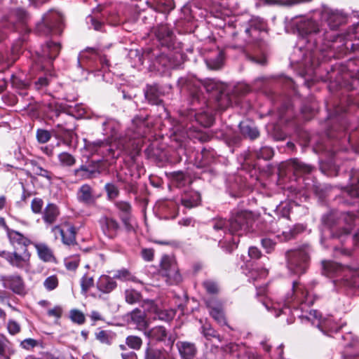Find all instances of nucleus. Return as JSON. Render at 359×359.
<instances>
[{"mask_svg": "<svg viewBox=\"0 0 359 359\" xmlns=\"http://www.w3.org/2000/svg\"><path fill=\"white\" fill-rule=\"evenodd\" d=\"M323 18L330 27L329 31L312 19L301 18L296 22L299 35L298 44L309 54L306 57H309L312 69L319 64V53L330 51L340 56L359 50V23L353 25L344 36H339L335 31L345 22L344 15L337 10L327 9Z\"/></svg>", "mask_w": 359, "mask_h": 359, "instance_id": "f257e3e1", "label": "nucleus"}, {"mask_svg": "<svg viewBox=\"0 0 359 359\" xmlns=\"http://www.w3.org/2000/svg\"><path fill=\"white\" fill-rule=\"evenodd\" d=\"M189 92L190 108L183 121H196L205 127L212 123V116L208 111L211 108V100L215 102V107L219 110H225L232 104V99L225 93V86L215 79H208L201 84H187Z\"/></svg>", "mask_w": 359, "mask_h": 359, "instance_id": "f03ea898", "label": "nucleus"}, {"mask_svg": "<svg viewBox=\"0 0 359 359\" xmlns=\"http://www.w3.org/2000/svg\"><path fill=\"white\" fill-rule=\"evenodd\" d=\"M266 23L258 17L251 18L244 25L242 41L236 40L234 48H243L249 46L254 51L253 55L247 54V58L258 65L266 63V52L269 48V34Z\"/></svg>", "mask_w": 359, "mask_h": 359, "instance_id": "7ed1b4c3", "label": "nucleus"}, {"mask_svg": "<svg viewBox=\"0 0 359 359\" xmlns=\"http://www.w3.org/2000/svg\"><path fill=\"white\" fill-rule=\"evenodd\" d=\"M314 301V296L304 285L294 281L291 294H288L285 300V305H287V306L277 308L269 300H263L262 304L269 311L274 313L276 317H280L290 315L291 313L290 308L297 309L300 306L301 309L303 310L304 307L313 305Z\"/></svg>", "mask_w": 359, "mask_h": 359, "instance_id": "20e7f679", "label": "nucleus"}, {"mask_svg": "<svg viewBox=\"0 0 359 359\" xmlns=\"http://www.w3.org/2000/svg\"><path fill=\"white\" fill-rule=\"evenodd\" d=\"M356 215L351 212L331 211L323 215L321 222L334 238L343 239L348 236L353 226Z\"/></svg>", "mask_w": 359, "mask_h": 359, "instance_id": "39448f33", "label": "nucleus"}, {"mask_svg": "<svg viewBox=\"0 0 359 359\" xmlns=\"http://www.w3.org/2000/svg\"><path fill=\"white\" fill-rule=\"evenodd\" d=\"M322 269L326 276L337 275L333 283L337 289L359 288V270H353L327 260L322 261Z\"/></svg>", "mask_w": 359, "mask_h": 359, "instance_id": "423d86ee", "label": "nucleus"}, {"mask_svg": "<svg viewBox=\"0 0 359 359\" xmlns=\"http://www.w3.org/2000/svg\"><path fill=\"white\" fill-rule=\"evenodd\" d=\"M309 245L290 250L285 254L287 266L292 273L301 275L306 272L310 261Z\"/></svg>", "mask_w": 359, "mask_h": 359, "instance_id": "0eeeda50", "label": "nucleus"}, {"mask_svg": "<svg viewBox=\"0 0 359 359\" xmlns=\"http://www.w3.org/2000/svg\"><path fill=\"white\" fill-rule=\"evenodd\" d=\"M63 28V18L59 12L50 10L43 15L41 22L36 25V31L48 35L50 34H60Z\"/></svg>", "mask_w": 359, "mask_h": 359, "instance_id": "6e6552de", "label": "nucleus"}, {"mask_svg": "<svg viewBox=\"0 0 359 359\" xmlns=\"http://www.w3.org/2000/svg\"><path fill=\"white\" fill-rule=\"evenodd\" d=\"M253 222L252 214L247 210L233 212L229 219V233L241 236L248 232Z\"/></svg>", "mask_w": 359, "mask_h": 359, "instance_id": "1a4fd4ad", "label": "nucleus"}, {"mask_svg": "<svg viewBox=\"0 0 359 359\" xmlns=\"http://www.w3.org/2000/svg\"><path fill=\"white\" fill-rule=\"evenodd\" d=\"M159 272L165 278V282L168 285H177L182 280L175 259L168 255L162 257Z\"/></svg>", "mask_w": 359, "mask_h": 359, "instance_id": "9d476101", "label": "nucleus"}, {"mask_svg": "<svg viewBox=\"0 0 359 359\" xmlns=\"http://www.w3.org/2000/svg\"><path fill=\"white\" fill-rule=\"evenodd\" d=\"M183 63V55L179 51H170L168 53H162L158 55L154 66L157 71L164 73L167 70L175 69Z\"/></svg>", "mask_w": 359, "mask_h": 359, "instance_id": "9b49d317", "label": "nucleus"}, {"mask_svg": "<svg viewBox=\"0 0 359 359\" xmlns=\"http://www.w3.org/2000/svg\"><path fill=\"white\" fill-rule=\"evenodd\" d=\"M1 257L4 258L13 267L27 271L30 266L31 255L27 248H15L13 252L2 251Z\"/></svg>", "mask_w": 359, "mask_h": 359, "instance_id": "f8f14e48", "label": "nucleus"}, {"mask_svg": "<svg viewBox=\"0 0 359 359\" xmlns=\"http://www.w3.org/2000/svg\"><path fill=\"white\" fill-rule=\"evenodd\" d=\"M107 164L103 161H92L87 164H82L74 169V175L81 180H91L97 177L100 174L107 171Z\"/></svg>", "mask_w": 359, "mask_h": 359, "instance_id": "ddd939ff", "label": "nucleus"}, {"mask_svg": "<svg viewBox=\"0 0 359 359\" xmlns=\"http://www.w3.org/2000/svg\"><path fill=\"white\" fill-rule=\"evenodd\" d=\"M302 321L306 320L311 323L313 326H316L324 334H328L329 332H337L338 328L330 319H322L321 313L317 310H311L306 316H301Z\"/></svg>", "mask_w": 359, "mask_h": 359, "instance_id": "4468645a", "label": "nucleus"}, {"mask_svg": "<svg viewBox=\"0 0 359 359\" xmlns=\"http://www.w3.org/2000/svg\"><path fill=\"white\" fill-rule=\"evenodd\" d=\"M351 180V184L343 190L342 194L346 203L356 205L359 210V170L352 174Z\"/></svg>", "mask_w": 359, "mask_h": 359, "instance_id": "2eb2a0df", "label": "nucleus"}, {"mask_svg": "<svg viewBox=\"0 0 359 359\" xmlns=\"http://www.w3.org/2000/svg\"><path fill=\"white\" fill-rule=\"evenodd\" d=\"M51 232L55 236L59 233L63 244L66 245H74L76 244V231L74 225L65 222L60 225L52 227Z\"/></svg>", "mask_w": 359, "mask_h": 359, "instance_id": "dca6fc26", "label": "nucleus"}, {"mask_svg": "<svg viewBox=\"0 0 359 359\" xmlns=\"http://www.w3.org/2000/svg\"><path fill=\"white\" fill-rule=\"evenodd\" d=\"M147 116H136L132 120L131 126L127 131L126 135L133 140H139L143 137L149 130Z\"/></svg>", "mask_w": 359, "mask_h": 359, "instance_id": "f3484780", "label": "nucleus"}, {"mask_svg": "<svg viewBox=\"0 0 359 359\" xmlns=\"http://www.w3.org/2000/svg\"><path fill=\"white\" fill-rule=\"evenodd\" d=\"M0 281L6 289L11 290L18 295L26 294L25 285L22 278L18 274L1 276Z\"/></svg>", "mask_w": 359, "mask_h": 359, "instance_id": "a211bd4d", "label": "nucleus"}, {"mask_svg": "<svg viewBox=\"0 0 359 359\" xmlns=\"http://www.w3.org/2000/svg\"><path fill=\"white\" fill-rule=\"evenodd\" d=\"M155 36L163 47L168 50L174 46V34L167 24H160L154 29Z\"/></svg>", "mask_w": 359, "mask_h": 359, "instance_id": "6ab92c4d", "label": "nucleus"}, {"mask_svg": "<svg viewBox=\"0 0 359 359\" xmlns=\"http://www.w3.org/2000/svg\"><path fill=\"white\" fill-rule=\"evenodd\" d=\"M98 222L102 233L111 239L116 238L121 229L119 222L111 217L102 216Z\"/></svg>", "mask_w": 359, "mask_h": 359, "instance_id": "aec40b11", "label": "nucleus"}, {"mask_svg": "<svg viewBox=\"0 0 359 359\" xmlns=\"http://www.w3.org/2000/svg\"><path fill=\"white\" fill-rule=\"evenodd\" d=\"M283 167L285 168L287 173H292L294 176L311 173L314 169L311 165L304 163L298 158L288 160L283 165Z\"/></svg>", "mask_w": 359, "mask_h": 359, "instance_id": "412c9836", "label": "nucleus"}, {"mask_svg": "<svg viewBox=\"0 0 359 359\" xmlns=\"http://www.w3.org/2000/svg\"><path fill=\"white\" fill-rule=\"evenodd\" d=\"M145 335L151 340L162 341L172 348L174 339L169 335L168 332L163 326H156L144 332Z\"/></svg>", "mask_w": 359, "mask_h": 359, "instance_id": "4be33fe9", "label": "nucleus"}, {"mask_svg": "<svg viewBox=\"0 0 359 359\" xmlns=\"http://www.w3.org/2000/svg\"><path fill=\"white\" fill-rule=\"evenodd\" d=\"M98 196L95 194L93 188L88 184H82L76 192V199L86 206H93Z\"/></svg>", "mask_w": 359, "mask_h": 359, "instance_id": "5701e85b", "label": "nucleus"}, {"mask_svg": "<svg viewBox=\"0 0 359 359\" xmlns=\"http://www.w3.org/2000/svg\"><path fill=\"white\" fill-rule=\"evenodd\" d=\"M92 149L95 153L102 156L106 161L117 158L118 156V154H116L117 151L114 149V146L107 142L101 140L93 142Z\"/></svg>", "mask_w": 359, "mask_h": 359, "instance_id": "b1692460", "label": "nucleus"}, {"mask_svg": "<svg viewBox=\"0 0 359 359\" xmlns=\"http://www.w3.org/2000/svg\"><path fill=\"white\" fill-rule=\"evenodd\" d=\"M342 338L347 341L344 344L345 351L343 354L344 359H359V353H355L353 348L359 349V339L352 332L346 333Z\"/></svg>", "mask_w": 359, "mask_h": 359, "instance_id": "393cba45", "label": "nucleus"}, {"mask_svg": "<svg viewBox=\"0 0 359 359\" xmlns=\"http://www.w3.org/2000/svg\"><path fill=\"white\" fill-rule=\"evenodd\" d=\"M114 205L119 212V217L126 231H130L133 229V226L130 224L132 217L131 204L128 201H117L114 203Z\"/></svg>", "mask_w": 359, "mask_h": 359, "instance_id": "a878e982", "label": "nucleus"}, {"mask_svg": "<svg viewBox=\"0 0 359 359\" xmlns=\"http://www.w3.org/2000/svg\"><path fill=\"white\" fill-rule=\"evenodd\" d=\"M164 95L162 87L158 84L147 85L144 89V97L147 102L152 105H161V97Z\"/></svg>", "mask_w": 359, "mask_h": 359, "instance_id": "bb28decb", "label": "nucleus"}, {"mask_svg": "<svg viewBox=\"0 0 359 359\" xmlns=\"http://www.w3.org/2000/svg\"><path fill=\"white\" fill-rule=\"evenodd\" d=\"M206 305L210 309V316L221 325H226V319L220 302L215 299L206 301Z\"/></svg>", "mask_w": 359, "mask_h": 359, "instance_id": "cd10ccee", "label": "nucleus"}, {"mask_svg": "<svg viewBox=\"0 0 359 359\" xmlns=\"http://www.w3.org/2000/svg\"><path fill=\"white\" fill-rule=\"evenodd\" d=\"M7 235L13 250L15 248L24 250V248H27L31 244V241L19 231L10 229L8 231Z\"/></svg>", "mask_w": 359, "mask_h": 359, "instance_id": "c85d7f7f", "label": "nucleus"}, {"mask_svg": "<svg viewBox=\"0 0 359 359\" xmlns=\"http://www.w3.org/2000/svg\"><path fill=\"white\" fill-rule=\"evenodd\" d=\"M144 359H175L172 349L147 347L144 352Z\"/></svg>", "mask_w": 359, "mask_h": 359, "instance_id": "c756f323", "label": "nucleus"}, {"mask_svg": "<svg viewBox=\"0 0 359 359\" xmlns=\"http://www.w3.org/2000/svg\"><path fill=\"white\" fill-rule=\"evenodd\" d=\"M159 208L165 219H173L179 214V205L174 201H165L160 204Z\"/></svg>", "mask_w": 359, "mask_h": 359, "instance_id": "7c9ffc66", "label": "nucleus"}, {"mask_svg": "<svg viewBox=\"0 0 359 359\" xmlns=\"http://www.w3.org/2000/svg\"><path fill=\"white\" fill-rule=\"evenodd\" d=\"M116 287L117 283L114 277L107 275H102L97 281V290L104 294L111 292Z\"/></svg>", "mask_w": 359, "mask_h": 359, "instance_id": "2f4dec72", "label": "nucleus"}, {"mask_svg": "<svg viewBox=\"0 0 359 359\" xmlns=\"http://www.w3.org/2000/svg\"><path fill=\"white\" fill-rule=\"evenodd\" d=\"M177 346L182 359H194L197 353V348L194 343L178 341Z\"/></svg>", "mask_w": 359, "mask_h": 359, "instance_id": "473e14b6", "label": "nucleus"}, {"mask_svg": "<svg viewBox=\"0 0 359 359\" xmlns=\"http://www.w3.org/2000/svg\"><path fill=\"white\" fill-rule=\"evenodd\" d=\"M201 199V195L198 191L190 190L182 195L181 203L187 208H192L199 205Z\"/></svg>", "mask_w": 359, "mask_h": 359, "instance_id": "72a5a7b5", "label": "nucleus"}, {"mask_svg": "<svg viewBox=\"0 0 359 359\" xmlns=\"http://www.w3.org/2000/svg\"><path fill=\"white\" fill-rule=\"evenodd\" d=\"M60 215V210L54 203H48L43 212L42 219L43 222L47 224H52L56 220Z\"/></svg>", "mask_w": 359, "mask_h": 359, "instance_id": "f704fd0d", "label": "nucleus"}, {"mask_svg": "<svg viewBox=\"0 0 359 359\" xmlns=\"http://www.w3.org/2000/svg\"><path fill=\"white\" fill-rule=\"evenodd\" d=\"M60 50V45L58 43L48 41L41 46V56L48 59L50 61L53 60L59 54Z\"/></svg>", "mask_w": 359, "mask_h": 359, "instance_id": "c9c22d12", "label": "nucleus"}, {"mask_svg": "<svg viewBox=\"0 0 359 359\" xmlns=\"http://www.w3.org/2000/svg\"><path fill=\"white\" fill-rule=\"evenodd\" d=\"M148 4L154 10L163 13H168L175 8L173 0H151Z\"/></svg>", "mask_w": 359, "mask_h": 359, "instance_id": "e433bc0d", "label": "nucleus"}, {"mask_svg": "<svg viewBox=\"0 0 359 359\" xmlns=\"http://www.w3.org/2000/svg\"><path fill=\"white\" fill-rule=\"evenodd\" d=\"M40 259L43 262H52L55 259L52 250L45 243H36L34 245Z\"/></svg>", "mask_w": 359, "mask_h": 359, "instance_id": "4c0bfd02", "label": "nucleus"}, {"mask_svg": "<svg viewBox=\"0 0 359 359\" xmlns=\"http://www.w3.org/2000/svg\"><path fill=\"white\" fill-rule=\"evenodd\" d=\"M31 170L36 175L46 178L49 182H51L53 178V174L46 169H44L36 161L32 160L30 161Z\"/></svg>", "mask_w": 359, "mask_h": 359, "instance_id": "58836bf2", "label": "nucleus"}, {"mask_svg": "<svg viewBox=\"0 0 359 359\" xmlns=\"http://www.w3.org/2000/svg\"><path fill=\"white\" fill-rule=\"evenodd\" d=\"M102 11V7L97 6L93 11V15H90L87 17V22L91 25L94 29L97 31L102 30L103 26V22L100 19L97 14H99Z\"/></svg>", "mask_w": 359, "mask_h": 359, "instance_id": "ea45409f", "label": "nucleus"}, {"mask_svg": "<svg viewBox=\"0 0 359 359\" xmlns=\"http://www.w3.org/2000/svg\"><path fill=\"white\" fill-rule=\"evenodd\" d=\"M239 126L242 135L250 140H255L259 136V131L257 127L245 123H241Z\"/></svg>", "mask_w": 359, "mask_h": 359, "instance_id": "a19ab883", "label": "nucleus"}, {"mask_svg": "<svg viewBox=\"0 0 359 359\" xmlns=\"http://www.w3.org/2000/svg\"><path fill=\"white\" fill-rule=\"evenodd\" d=\"M103 131L106 135L114 136L118 130L119 123L117 121L111 118H107L102 123Z\"/></svg>", "mask_w": 359, "mask_h": 359, "instance_id": "79ce46f5", "label": "nucleus"}, {"mask_svg": "<svg viewBox=\"0 0 359 359\" xmlns=\"http://www.w3.org/2000/svg\"><path fill=\"white\" fill-rule=\"evenodd\" d=\"M175 316V311L172 309H154V320H159L165 322L171 321Z\"/></svg>", "mask_w": 359, "mask_h": 359, "instance_id": "37998d69", "label": "nucleus"}, {"mask_svg": "<svg viewBox=\"0 0 359 359\" xmlns=\"http://www.w3.org/2000/svg\"><path fill=\"white\" fill-rule=\"evenodd\" d=\"M131 320L137 325L139 329H144L147 327V322L144 313L136 309L131 312Z\"/></svg>", "mask_w": 359, "mask_h": 359, "instance_id": "c03bdc74", "label": "nucleus"}, {"mask_svg": "<svg viewBox=\"0 0 359 359\" xmlns=\"http://www.w3.org/2000/svg\"><path fill=\"white\" fill-rule=\"evenodd\" d=\"M115 334L109 330H100L95 333V338L100 343L111 345L114 339Z\"/></svg>", "mask_w": 359, "mask_h": 359, "instance_id": "a18cd8bd", "label": "nucleus"}, {"mask_svg": "<svg viewBox=\"0 0 359 359\" xmlns=\"http://www.w3.org/2000/svg\"><path fill=\"white\" fill-rule=\"evenodd\" d=\"M46 107L47 114L51 119L58 117L63 109L62 106L55 100L48 102Z\"/></svg>", "mask_w": 359, "mask_h": 359, "instance_id": "49530a36", "label": "nucleus"}, {"mask_svg": "<svg viewBox=\"0 0 359 359\" xmlns=\"http://www.w3.org/2000/svg\"><path fill=\"white\" fill-rule=\"evenodd\" d=\"M207 67L213 70L219 69L223 64V55L222 53H219L216 56L205 60Z\"/></svg>", "mask_w": 359, "mask_h": 359, "instance_id": "de8ad7c7", "label": "nucleus"}, {"mask_svg": "<svg viewBox=\"0 0 359 359\" xmlns=\"http://www.w3.org/2000/svg\"><path fill=\"white\" fill-rule=\"evenodd\" d=\"M291 203L289 201L280 202L276 208L275 213L282 217H288L291 211Z\"/></svg>", "mask_w": 359, "mask_h": 359, "instance_id": "09e8293b", "label": "nucleus"}, {"mask_svg": "<svg viewBox=\"0 0 359 359\" xmlns=\"http://www.w3.org/2000/svg\"><path fill=\"white\" fill-rule=\"evenodd\" d=\"M229 220L223 218H215L212 220L211 224L214 230L216 231H222L224 233L229 232Z\"/></svg>", "mask_w": 359, "mask_h": 359, "instance_id": "8fccbe9b", "label": "nucleus"}, {"mask_svg": "<svg viewBox=\"0 0 359 359\" xmlns=\"http://www.w3.org/2000/svg\"><path fill=\"white\" fill-rule=\"evenodd\" d=\"M201 333L203 337L208 340L210 341L212 338L217 339L219 342L222 341V338L219 334L209 325H205L201 327Z\"/></svg>", "mask_w": 359, "mask_h": 359, "instance_id": "3c124183", "label": "nucleus"}, {"mask_svg": "<svg viewBox=\"0 0 359 359\" xmlns=\"http://www.w3.org/2000/svg\"><path fill=\"white\" fill-rule=\"evenodd\" d=\"M125 299L127 303L134 304L140 302L142 295L135 290L128 289L125 291Z\"/></svg>", "mask_w": 359, "mask_h": 359, "instance_id": "603ef678", "label": "nucleus"}, {"mask_svg": "<svg viewBox=\"0 0 359 359\" xmlns=\"http://www.w3.org/2000/svg\"><path fill=\"white\" fill-rule=\"evenodd\" d=\"M58 160L62 166L71 167L76 163V158L68 152H62L58 155Z\"/></svg>", "mask_w": 359, "mask_h": 359, "instance_id": "864d4df0", "label": "nucleus"}, {"mask_svg": "<svg viewBox=\"0 0 359 359\" xmlns=\"http://www.w3.org/2000/svg\"><path fill=\"white\" fill-rule=\"evenodd\" d=\"M114 278L121 281H135V277L126 269L116 271L114 274Z\"/></svg>", "mask_w": 359, "mask_h": 359, "instance_id": "5fc2aeb1", "label": "nucleus"}, {"mask_svg": "<svg viewBox=\"0 0 359 359\" xmlns=\"http://www.w3.org/2000/svg\"><path fill=\"white\" fill-rule=\"evenodd\" d=\"M70 320L78 325H83L86 322L85 315L79 309H72L69 311Z\"/></svg>", "mask_w": 359, "mask_h": 359, "instance_id": "6e6d98bb", "label": "nucleus"}, {"mask_svg": "<svg viewBox=\"0 0 359 359\" xmlns=\"http://www.w3.org/2000/svg\"><path fill=\"white\" fill-rule=\"evenodd\" d=\"M255 155L259 159L267 161L273 156V150L269 147H262L259 150L255 151Z\"/></svg>", "mask_w": 359, "mask_h": 359, "instance_id": "4d7b16f0", "label": "nucleus"}, {"mask_svg": "<svg viewBox=\"0 0 359 359\" xmlns=\"http://www.w3.org/2000/svg\"><path fill=\"white\" fill-rule=\"evenodd\" d=\"M224 351L230 353L232 356L237 357V359H244L243 358L245 353L244 350L239 349L238 346L236 344L230 343L226 345L224 348Z\"/></svg>", "mask_w": 359, "mask_h": 359, "instance_id": "13d9d810", "label": "nucleus"}, {"mask_svg": "<svg viewBox=\"0 0 359 359\" xmlns=\"http://www.w3.org/2000/svg\"><path fill=\"white\" fill-rule=\"evenodd\" d=\"M104 190L109 200L113 201L119 196V189L114 183H107L104 186Z\"/></svg>", "mask_w": 359, "mask_h": 359, "instance_id": "bf43d9fd", "label": "nucleus"}, {"mask_svg": "<svg viewBox=\"0 0 359 359\" xmlns=\"http://www.w3.org/2000/svg\"><path fill=\"white\" fill-rule=\"evenodd\" d=\"M304 231V227L302 225H294L289 231H283L282 235L283 236V241H288L292 238L295 235Z\"/></svg>", "mask_w": 359, "mask_h": 359, "instance_id": "052dcab7", "label": "nucleus"}, {"mask_svg": "<svg viewBox=\"0 0 359 359\" xmlns=\"http://www.w3.org/2000/svg\"><path fill=\"white\" fill-rule=\"evenodd\" d=\"M52 135V131L50 132L41 128L37 129L36 132V140L41 144L48 142L50 140Z\"/></svg>", "mask_w": 359, "mask_h": 359, "instance_id": "680f3d73", "label": "nucleus"}, {"mask_svg": "<svg viewBox=\"0 0 359 359\" xmlns=\"http://www.w3.org/2000/svg\"><path fill=\"white\" fill-rule=\"evenodd\" d=\"M13 15L19 24H21L22 26L26 25L29 20V15L24 9L18 8L13 11Z\"/></svg>", "mask_w": 359, "mask_h": 359, "instance_id": "e2e57ef3", "label": "nucleus"}, {"mask_svg": "<svg viewBox=\"0 0 359 359\" xmlns=\"http://www.w3.org/2000/svg\"><path fill=\"white\" fill-rule=\"evenodd\" d=\"M203 286L206 292L211 294H217L219 290L217 283L212 280H206L203 281Z\"/></svg>", "mask_w": 359, "mask_h": 359, "instance_id": "0e129e2a", "label": "nucleus"}, {"mask_svg": "<svg viewBox=\"0 0 359 359\" xmlns=\"http://www.w3.org/2000/svg\"><path fill=\"white\" fill-rule=\"evenodd\" d=\"M316 109V104L315 103V102H311L309 105L304 104L301 108V112L303 114L304 118L306 120H309L313 115Z\"/></svg>", "mask_w": 359, "mask_h": 359, "instance_id": "69168bd1", "label": "nucleus"}, {"mask_svg": "<svg viewBox=\"0 0 359 359\" xmlns=\"http://www.w3.org/2000/svg\"><path fill=\"white\" fill-rule=\"evenodd\" d=\"M63 128H65L62 125L57 123L52 130L53 135L57 138H64V137H71L72 133V132H65L64 131Z\"/></svg>", "mask_w": 359, "mask_h": 359, "instance_id": "338daca9", "label": "nucleus"}, {"mask_svg": "<svg viewBox=\"0 0 359 359\" xmlns=\"http://www.w3.org/2000/svg\"><path fill=\"white\" fill-rule=\"evenodd\" d=\"M58 283L59 281L57 276L52 275L45 279L43 286L48 291H51L58 286Z\"/></svg>", "mask_w": 359, "mask_h": 359, "instance_id": "774afa93", "label": "nucleus"}]
</instances>
